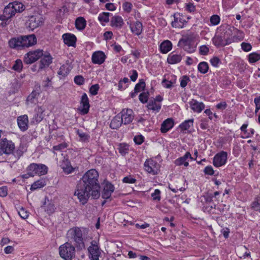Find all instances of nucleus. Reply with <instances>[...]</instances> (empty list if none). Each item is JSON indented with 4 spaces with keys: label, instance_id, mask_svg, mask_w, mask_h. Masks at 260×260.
<instances>
[{
    "label": "nucleus",
    "instance_id": "37",
    "mask_svg": "<svg viewBox=\"0 0 260 260\" xmlns=\"http://www.w3.org/2000/svg\"><path fill=\"white\" fill-rule=\"evenodd\" d=\"M219 31H222L219 32L220 34H222L223 37H224L225 42H230V37L232 35V30H231L230 28L226 27L225 29L220 28Z\"/></svg>",
    "mask_w": 260,
    "mask_h": 260
},
{
    "label": "nucleus",
    "instance_id": "41",
    "mask_svg": "<svg viewBox=\"0 0 260 260\" xmlns=\"http://www.w3.org/2000/svg\"><path fill=\"white\" fill-rule=\"evenodd\" d=\"M193 119H191L187 120H185L184 122L182 123L179 127L182 130L185 131L187 130L190 127L193 125Z\"/></svg>",
    "mask_w": 260,
    "mask_h": 260
},
{
    "label": "nucleus",
    "instance_id": "64",
    "mask_svg": "<svg viewBox=\"0 0 260 260\" xmlns=\"http://www.w3.org/2000/svg\"><path fill=\"white\" fill-rule=\"evenodd\" d=\"M18 213L20 217L23 219H26L28 216V212L26 211H25L23 208L21 209L18 212Z\"/></svg>",
    "mask_w": 260,
    "mask_h": 260
},
{
    "label": "nucleus",
    "instance_id": "31",
    "mask_svg": "<svg viewBox=\"0 0 260 260\" xmlns=\"http://www.w3.org/2000/svg\"><path fill=\"white\" fill-rule=\"evenodd\" d=\"M4 13L5 15H7L8 17L10 18L15 15L16 12L14 11V9H13V3H9V5L5 8Z\"/></svg>",
    "mask_w": 260,
    "mask_h": 260
},
{
    "label": "nucleus",
    "instance_id": "30",
    "mask_svg": "<svg viewBox=\"0 0 260 260\" xmlns=\"http://www.w3.org/2000/svg\"><path fill=\"white\" fill-rule=\"evenodd\" d=\"M86 25V21L82 17H78L75 21V26L77 29L79 30H83Z\"/></svg>",
    "mask_w": 260,
    "mask_h": 260
},
{
    "label": "nucleus",
    "instance_id": "58",
    "mask_svg": "<svg viewBox=\"0 0 260 260\" xmlns=\"http://www.w3.org/2000/svg\"><path fill=\"white\" fill-rule=\"evenodd\" d=\"M67 147L66 143H61L57 145L54 146L53 149L55 151H61L62 149Z\"/></svg>",
    "mask_w": 260,
    "mask_h": 260
},
{
    "label": "nucleus",
    "instance_id": "46",
    "mask_svg": "<svg viewBox=\"0 0 260 260\" xmlns=\"http://www.w3.org/2000/svg\"><path fill=\"white\" fill-rule=\"evenodd\" d=\"M145 86V83L143 79L140 80L139 82L137 83L135 87L134 90L136 92H140L143 90Z\"/></svg>",
    "mask_w": 260,
    "mask_h": 260
},
{
    "label": "nucleus",
    "instance_id": "52",
    "mask_svg": "<svg viewBox=\"0 0 260 260\" xmlns=\"http://www.w3.org/2000/svg\"><path fill=\"white\" fill-rule=\"evenodd\" d=\"M241 46L242 49L245 52H249L252 49V46L248 43L242 42Z\"/></svg>",
    "mask_w": 260,
    "mask_h": 260
},
{
    "label": "nucleus",
    "instance_id": "15",
    "mask_svg": "<svg viewBox=\"0 0 260 260\" xmlns=\"http://www.w3.org/2000/svg\"><path fill=\"white\" fill-rule=\"evenodd\" d=\"M52 62V57L49 53H43V56L39 63V70L48 67Z\"/></svg>",
    "mask_w": 260,
    "mask_h": 260
},
{
    "label": "nucleus",
    "instance_id": "29",
    "mask_svg": "<svg viewBox=\"0 0 260 260\" xmlns=\"http://www.w3.org/2000/svg\"><path fill=\"white\" fill-rule=\"evenodd\" d=\"M172 44L169 40L164 41L160 45V50L162 53H167L172 49Z\"/></svg>",
    "mask_w": 260,
    "mask_h": 260
},
{
    "label": "nucleus",
    "instance_id": "36",
    "mask_svg": "<svg viewBox=\"0 0 260 260\" xmlns=\"http://www.w3.org/2000/svg\"><path fill=\"white\" fill-rule=\"evenodd\" d=\"M117 149L121 155L124 156L128 153L129 145L125 143H119L118 145Z\"/></svg>",
    "mask_w": 260,
    "mask_h": 260
},
{
    "label": "nucleus",
    "instance_id": "19",
    "mask_svg": "<svg viewBox=\"0 0 260 260\" xmlns=\"http://www.w3.org/2000/svg\"><path fill=\"white\" fill-rule=\"evenodd\" d=\"M62 37L65 44L67 45L68 46H75L77 38L74 35L70 33H66L63 34Z\"/></svg>",
    "mask_w": 260,
    "mask_h": 260
},
{
    "label": "nucleus",
    "instance_id": "8",
    "mask_svg": "<svg viewBox=\"0 0 260 260\" xmlns=\"http://www.w3.org/2000/svg\"><path fill=\"white\" fill-rule=\"evenodd\" d=\"M98 242L92 241L91 245L88 248L89 257L91 260H98L101 254V250L98 245Z\"/></svg>",
    "mask_w": 260,
    "mask_h": 260
},
{
    "label": "nucleus",
    "instance_id": "7",
    "mask_svg": "<svg viewBox=\"0 0 260 260\" xmlns=\"http://www.w3.org/2000/svg\"><path fill=\"white\" fill-rule=\"evenodd\" d=\"M15 149V145L11 141L6 139H2L0 141V155L5 153L11 154L13 153Z\"/></svg>",
    "mask_w": 260,
    "mask_h": 260
},
{
    "label": "nucleus",
    "instance_id": "50",
    "mask_svg": "<svg viewBox=\"0 0 260 260\" xmlns=\"http://www.w3.org/2000/svg\"><path fill=\"white\" fill-rule=\"evenodd\" d=\"M13 5V9L16 12H21L24 10L23 5L21 3H12Z\"/></svg>",
    "mask_w": 260,
    "mask_h": 260
},
{
    "label": "nucleus",
    "instance_id": "4",
    "mask_svg": "<svg viewBox=\"0 0 260 260\" xmlns=\"http://www.w3.org/2000/svg\"><path fill=\"white\" fill-rule=\"evenodd\" d=\"M76 246L70 243L66 242L59 247V253L61 258L64 260H72L75 257Z\"/></svg>",
    "mask_w": 260,
    "mask_h": 260
},
{
    "label": "nucleus",
    "instance_id": "44",
    "mask_svg": "<svg viewBox=\"0 0 260 260\" xmlns=\"http://www.w3.org/2000/svg\"><path fill=\"white\" fill-rule=\"evenodd\" d=\"M251 208L256 211H260V199L256 198L251 204Z\"/></svg>",
    "mask_w": 260,
    "mask_h": 260
},
{
    "label": "nucleus",
    "instance_id": "20",
    "mask_svg": "<svg viewBox=\"0 0 260 260\" xmlns=\"http://www.w3.org/2000/svg\"><path fill=\"white\" fill-rule=\"evenodd\" d=\"M105 58L106 55L101 51L94 52L92 55V61L94 64H101L105 61Z\"/></svg>",
    "mask_w": 260,
    "mask_h": 260
},
{
    "label": "nucleus",
    "instance_id": "43",
    "mask_svg": "<svg viewBox=\"0 0 260 260\" xmlns=\"http://www.w3.org/2000/svg\"><path fill=\"white\" fill-rule=\"evenodd\" d=\"M110 13L103 12L99 15L98 19L101 22L107 23L109 21Z\"/></svg>",
    "mask_w": 260,
    "mask_h": 260
},
{
    "label": "nucleus",
    "instance_id": "54",
    "mask_svg": "<svg viewBox=\"0 0 260 260\" xmlns=\"http://www.w3.org/2000/svg\"><path fill=\"white\" fill-rule=\"evenodd\" d=\"M203 197L207 203H210L213 201V194L212 193L207 192L203 196Z\"/></svg>",
    "mask_w": 260,
    "mask_h": 260
},
{
    "label": "nucleus",
    "instance_id": "32",
    "mask_svg": "<svg viewBox=\"0 0 260 260\" xmlns=\"http://www.w3.org/2000/svg\"><path fill=\"white\" fill-rule=\"evenodd\" d=\"M62 169H63L64 172L68 174L73 172L75 169L71 166L70 162L68 159L63 160V164L62 165Z\"/></svg>",
    "mask_w": 260,
    "mask_h": 260
},
{
    "label": "nucleus",
    "instance_id": "42",
    "mask_svg": "<svg viewBox=\"0 0 260 260\" xmlns=\"http://www.w3.org/2000/svg\"><path fill=\"white\" fill-rule=\"evenodd\" d=\"M70 69L67 64H63L59 69L58 74L64 77L67 76L70 72Z\"/></svg>",
    "mask_w": 260,
    "mask_h": 260
},
{
    "label": "nucleus",
    "instance_id": "24",
    "mask_svg": "<svg viewBox=\"0 0 260 260\" xmlns=\"http://www.w3.org/2000/svg\"><path fill=\"white\" fill-rule=\"evenodd\" d=\"M182 56L175 52L171 53L167 58V62L169 64H175L179 62L182 59Z\"/></svg>",
    "mask_w": 260,
    "mask_h": 260
},
{
    "label": "nucleus",
    "instance_id": "16",
    "mask_svg": "<svg viewBox=\"0 0 260 260\" xmlns=\"http://www.w3.org/2000/svg\"><path fill=\"white\" fill-rule=\"evenodd\" d=\"M212 41L214 45L217 47L225 46L230 43V42H225V38L219 31L217 32L212 39Z\"/></svg>",
    "mask_w": 260,
    "mask_h": 260
},
{
    "label": "nucleus",
    "instance_id": "49",
    "mask_svg": "<svg viewBox=\"0 0 260 260\" xmlns=\"http://www.w3.org/2000/svg\"><path fill=\"white\" fill-rule=\"evenodd\" d=\"M75 83L78 85H82L84 83L85 79L81 75H77L74 77Z\"/></svg>",
    "mask_w": 260,
    "mask_h": 260
},
{
    "label": "nucleus",
    "instance_id": "17",
    "mask_svg": "<svg viewBox=\"0 0 260 260\" xmlns=\"http://www.w3.org/2000/svg\"><path fill=\"white\" fill-rule=\"evenodd\" d=\"M127 24L129 25L131 31L133 34H135L137 36H139L142 34L143 31V24L140 21H136L129 23L128 22Z\"/></svg>",
    "mask_w": 260,
    "mask_h": 260
},
{
    "label": "nucleus",
    "instance_id": "45",
    "mask_svg": "<svg viewBox=\"0 0 260 260\" xmlns=\"http://www.w3.org/2000/svg\"><path fill=\"white\" fill-rule=\"evenodd\" d=\"M39 93L35 90L32 91V92L28 96L26 102L30 103H34L35 100L37 98V97L39 95Z\"/></svg>",
    "mask_w": 260,
    "mask_h": 260
},
{
    "label": "nucleus",
    "instance_id": "60",
    "mask_svg": "<svg viewBox=\"0 0 260 260\" xmlns=\"http://www.w3.org/2000/svg\"><path fill=\"white\" fill-rule=\"evenodd\" d=\"M134 141L136 144L140 145L144 142V137L142 135L136 136L134 137Z\"/></svg>",
    "mask_w": 260,
    "mask_h": 260
},
{
    "label": "nucleus",
    "instance_id": "47",
    "mask_svg": "<svg viewBox=\"0 0 260 260\" xmlns=\"http://www.w3.org/2000/svg\"><path fill=\"white\" fill-rule=\"evenodd\" d=\"M149 93L148 92H143L139 95V100L142 103H146L148 100Z\"/></svg>",
    "mask_w": 260,
    "mask_h": 260
},
{
    "label": "nucleus",
    "instance_id": "57",
    "mask_svg": "<svg viewBox=\"0 0 260 260\" xmlns=\"http://www.w3.org/2000/svg\"><path fill=\"white\" fill-rule=\"evenodd\" d=\"M55 207L54 204L53 203H49L46 206V210L49 214L53 213L55 210Z\"/></svg>",
    "mask_w": 260,
    "mask_h": 260
},
{
    "label": "nucleus",
    "instance_id": "1",
    "mask_svg": "<svg viewBox=\"0 0 260 260\" xmlns=\"http://www.w3.org/2000/svg\"><path fill=\"white\" fill-rule=\"evenodd\" d=\"M99 173L95 169L88 171L79 181L74 194L82 204L87 202L90 196L97 199L100 196Z\"/></svg>",
    "mask_w": 260,
    "mask_h": 260
},
{
    "label": "nucleus",
    "instance_id": "2",
    "mask_svg": "<svg viewBox=\"0 0 260 260\" xmlns=\"http://www.w3.org/2000/svg\"><path fill=\"white\" fill-rule=\"evenodd\" d=\"M37 43V38L35 35L21 36L11 39L9 41V46L13 49L21 50L26 47L34 45Z\"/></svg>",
    "mask_w": 260,
    "mask_h": 260
},
{
    "label": "nucleus",
    "instance_id": "23",
    "mask_svg": "<svg viewBox=\"0 0 260 260\" xmlns=\"http://www.w3.org/2000/svg\"><path fill=\"white\" fill-rule=\"evenodd\" d=\"M174 126V121L172 118L165 120L161 125L160 131L162 133H166Z\"/></svg>",
    "mask_w": 260,
    "mask_h": 260
},
{
    "label": "nucleus",
    "instance_id": "51",
    "mask_svg": "<svg viewBox=\"0 0 260 260\" xmlns=\"http://www.w3.org/2000/svg\"><path fill=\"white\" fill-rule=\"evenodd\" d=\"M151 197L153 200L159 201L160 200V191L158 189H155L154 192L151 194Z\"/></svg>",
    "mask_w": 260,
    "mask_h": 260
},
{
    "label": "nucleus",
    "instance_id": "5",
    "mask_svg": "<svg viewBox=\"0 0 260 260\" xmlns=\"http://www.w3.org/2000/svg\"><path fill=\"white\" fill-rule=\"evenodd\" d=\"M27 171L30 177H34L36 175L41 176L47 174L48 168L42 164L32 163L28 166Z\"/></svg>",
    "mask_w": 260,
    "mask_h": 260
},
{
    "label": "nucleus",
    "instance_id": "14",
    "mask_svg": "<svg viewBox=\"0 0 260 260\" xmlns=\"http://www.w3.org/2000/svg\"><path fill=\"white\" fill-rule=\"evenodd\" d=\"M114 186L113 184L108 181H105L103 187V190L102 192V197L104 199H109L111 196V194L114 190Z\"/></svg>",
    "mask_w": 260,
    "mask_h": 260
},
{
    "label": "nucleus",
    "instance_id": "53",
    "mask_svg": "<svg viewBox=\"0 0 260 260\" xmlns=\"http://www.w3.org/2000/svg\"><path fill=\"white\" fill-rule=\"evenodd\" d=\"M99 88V85L98 84L92 85L89 89V92L91 93V94L93 95H95L98 94Z\"/></svg>",
    "mask_w": 260,
    "mask_h": 260
},
{
    "label": "nucleus",
    "instance_id": "22",
    "mask_svg": "<svg viewBox=\"0 0 260 260\" xmlns=\"http://www.w3.org/2000/svg\"><path fill=\"white\" fill-rule=\"evenodd\" d=\"M189 104L191 109L196 112L200 113L205 108V105L203 103L198 102L194 99H192Z\"/></svg>",
    "mask_w": 260,
    "mask_h": 260
},
{
    "label": "nucleus",
    "instance_id": "35",
    "mask_svg": "<svg viewBox=\"0 0 260 260\" xmlns=\"http://www.w3.org/2000/svg\"><path fill=\"white\" fill-rule=\"evenodd\" d=\"M76 133L80 138V141L84 142H88L89 141L90 137L86 133H84L80 129L76 130Z\"/></svg>",
    "mask_w": 260,
    "mask_h": 260
},
{
    "label": "nucleus",
    "instance_id": "39",
    "mask_svg": "<svg viewBox=\"0 0 260 260\" xmlns=\"http://www.w3.org/2000/svg\"><path fill=\"white\" fill-rule=\"evenodd\" d=\"M248 61L251 63H255L260 60V54L256 52H253L249 54L248 56Z\"/></svg>",
    "mask_w": 260,
    "mask_h": 260
},
{
    "label": "nucleus",
    "instance_id": "28",
    "mask_svg": "<svg viewBox=\"0 0 260 260\" xmlns=\"http://www.w3.org/2000/svg\"><path fill=\"white\" fill-rule=\"evenodd\" d=\"M111 24L113 27L121 28L123 25V21L121 17L119 16H115L113 17L111 20Z\"/></svg>",
    "mask_w": 260,
    "mask_h": 260
},
{
    "label": "nucleus",
    "instance_id": "6",
    "mask_svg": "<svg viewBox=\"0 0 260 260\" xmlns=\"http://www.w3.org/2000/svg\"><path fill=\"white\" fill-rule=\"evenodd\" d=\"M43 56V51L38 49L31 51L26 53L24 57V62L26 64H31Z\"/></svg>",
    "mask_w": 260,
    "mask_h": 260
},
{
    "label": "nucleus",
    "instance_id": "61",
    "mask_svg": "<svg viewBox=\"0 0 260 260\" xmlns=\"http://www.w3.org/2000/svg\"><path fill=\"white\" fill-rule=\"evenodd\" d=\"M136 181V180L131 176L125 177L123 179V182L126 183H134Z\"/></svg>",
    "mask_w": 260,
    "mask_h": 260
},
{
    "label": "nucleus",
    "instance_id": "3",
    "mask_svg": "<svg viewBox=\"0 0 260 260\" xmlns=\"http://www.w3.org/2000/svg\"><path fill=\"white\" fill-rule=\"evenodd\" d=\"M68 242L72 244L74 243L78 250L85 248V244L83 241V233L80 228L75 227L70 229L67 234Z\"/></svg>",
    "mask_w": 260,
    "mask_h": 260
},
{
    "label": "nucleus",
    "instance_id": "63",
    "mask_svg": "<svg viewBox=\"0 0 260 260\" xmlns=\"http://www.w3.org/2000/svg\"><path fill=\"white\" fill-rule=\"evenodd\" d=\"M204 173L207 175H213L214 171L211 166H207L204 169Z\"/></svg>",
    "mask_w": 260,
    "mask_h": 260
},
{
    "label": "nucleus",
    "instance_id": "10",
    "mask_svg": "<svg viewBox=\"0 0 260 260\" xmlns=\"http://www.w3.org/2000/svg\"><path fill=\"white\" fill-rule=\"evenodd\" d=\"M178 46L182 48L185 51L191 53L195 51L196 46L189 39H182L178 42Z\"/></svg>",
    "mask_w": 260,
    "mask_h": 260
},
{
    "label": "nucleus",
    "instance_id": "33",
    "mask_svg": "<svg viewBox=\"0 0 260 260\" xmlns=\"http://www.w3.org/2000/svg\"><path fill=\"white\" fill-rule=\"evenodd\" d=\"M46 185V181L45 179H41L35 182L31 186V190H35L43 187Z\"/></svg>",
    "mask_w": 260,
    "mask_h": 260
},
{
    "label": "nucleus",
    "instance_id": "12",
    "mask_svg": "<svg viewBox=\"0 0 260 260\" xmlns=\"http://www.w3.org/2000/svg\"><path fill=\"white\" fill-rule=\"evenodd\" d=\"M228 154L226 152L221 151L216 154L213 159V165L215 167H219L224 165L227 160Z\"/></svg>",
    "mask_w": 260,
    "mask_h": 260
},
{
    "label": "nucleus",
    "instance_id": "56",
    "mask_svg": "<svg viewBox=\"0 0 260 260\" xmlns=\"http://www.w3.org/2000/svg\"><path fill=\"white\" fill-rule=\"evenodd\" d=\"M211 64L214 67H218L219 63H221L220 59L217 57H214L210 60Z\"/></svg>",
    "mask_w": 260,
    "mask_h": 260
},
{
    "label": "nucleus",
    "instance_id": "40",
    "mask_svg": "<svg viewBox=\"0 0 260 260\" xmlns=\"http://www.w3.org/2000/svg\"><path fill=\"white\" fill-rule=\"evenodd\" d=\"M23 69V63L21 59H17L15 61L12 68V69L20 73L22 71Z\"/></svg>",
    "mask_w": 260,
    "mask_h": 260
},
{
    "label": "nucleus",
    "instance_id": "48",
    "mask_svg": "<svg viewBox=\"0 0 260 260\" xmlns=\"http://www.w3.org/2000/svg\"><path fill=\"white\" fill-rule=\"evenodd\" d=\"M190 81V79L188 76L187 75L183 76L180 80V86L182 88H184Z\"/></svg>",
    "mask_w": 260,
    "mask_h": 260
},
{
    "label": "nucleus",
    "instance_id": "38",
    "mask_svg": "<svg viewBox=\"0 0 260 260\" xmlns=\"http://www.w3.org/2000/svg\"><path fill=\"white\" fill-rule=\"evenodd\" d=\"M198 70L202 74L207 73L209 70L208 63L205 61L201 62L198 66Z\"/></svg>",
    "mask_w": 260,
    "mask_h": 260
},
{
    "label": "nucleus",
    "instance_id": "11",
    "mask_svg": "<svg viewBox=\"0 0 260 260\" xmlns=\"http://www.w3.org/2000/svg\"><path fill=\"white\" fill-rule=\"evenodd\" d=\"M119 114L124 124H129L134 118L133 111L130 109H123Z\"/></svg>",
    "mask_w": 260,
    "mask_h": 260
},
{
    "label": "nucleus",
    "instance_id": "62",
    "mask_svg": "<svg viewBox=\"0 0 260 260\" xmlns=\"http://www.w3.org/2000/svg\"><path fill=\"white\" fill-rule=\"evenodd\" d=\"M132 8V5L128 2H125L123 5V8L124 10L127 12H129Z\"/></svg>",
    "mask_w": 260,
    "mask_h": 260
},
{
    "label": "nucleus",
    "instance_id": "9",
    "mask_svg": "<svg viewBox=\"0 0 260 260\" xmlns=\"http://www.w3.org/2000/svg\"><path fill=\"white\" fill-rule=\"evenodd\" d=\"M145 170L149 173L153 175L157 174L160 165L156 161L152 159H147L145 161L144 165Z\"/></svg>",
    "mask_w": 260,
    "mask_h": 260
},
{
    "label": "nucleus",
    "instance_id": "13",
    "mask_svg": "<svg viewBox=\"0 0 260 260\" xmlns=\"http://www.w3.org/2000/svg\"><path fill=\"white\" fill-rule=\"evenodd\" d=\"M43 23L42 18L39 16H31L26 22V26L31 30H34Z\"/></svg>",
    "mask_w": 260,
    "mask_h": 260
},
{
    "label": "nucleus",
    "instance_id": "18",
    "mask_svg": "<svg viewBox=\"0 0 260 260\" xmlns=\"http://www.w3.org/2000/svg\"><path fill=\"white\" fill-rule=\"evenodd\" d=\"M90 107L89 100L86 93H84L81 99V107L80 110L83 114H87Z\"/></svg>",
    "mask_w": 260,
    "mask_h": 260
},
{
    "label": "nucleus",
    "instance_id": "55",
    "mask_svg": "<svg viewBox=\"0 0 260 260\" xmlns=\"http://www.w3.org/2000/svg\"><path fill=\"white\" fill-rule=\"evenodd\" d=\"M220 17L217 15H213L210 18V22L213 25H217L220 22Z\"/></svg>",
    "mask_w": 260,
    "mask_h": 260
},
{
    "label": "nucleus",
    "instance_id": "59",
    "mask_svg": "<svg viewBox=\"0 0 260 260\" xmlns=\"http://www.w3.org/2000/svg\"><path fill=\"white\" fill-rule=\"evenodd\" d=\"M209 51V49L206 45H203L200 47V53L201 55H207Z\"/></svg>",
    "mask_w": 260,
    "mask_h": 260
},
{
    "label": "nucleus",
    "instance_id": "27",
    "mask_svg": "<svg viewBox=\"0 0 260 260\" xmlns=\"http://www.w3.org/2000/svg\"><path fill=\"white\" fill-rule=\"evenodd\" d=\"M123 124L120 114L116 115L111 120L110 126L112 129H117Z\"/></svg>",
    "mask_w": 260,
    "mask_h": 260
},
{
    "label": "nucleus",
    "instance_id": "21",
    "mask_svg": "<svg viewBox=\"0 0 260 260\" xmlns=\"http://www.w3.org/2000/svg\"><path fill=\"white\" fill-rule=\"evenodd\" d=\"M18 125L21 131L24 132L28 128V119L26 115L20 116L17 118Z\"/></svg>",
    "mask_w": 260,
    "mask_h": 260
},
{
    "label": "nucleus",
    "instance_id": "25",
    "mask_svg": "<svg viewBox=\"0 0 260 260\" xmlns=\"http://www.w3.org/2000/svg\"><path fill=\"white\" fill-rule=\"evenodd\" d=\"M188 158H190L191 159H193L190 152H186L183 156L180 157L177 159L175 161V164L177 166H181L183 165L184 166L187 167L188 166V162L186 160Z\"/></svg>",
    "mask_w": 260,
    "mask_h": 260
},
{
    "label": "nucleus",
    "instance_id": "34",
    "mask_svg": "<svg viewBox=\"0 0 260 260\" xmlns=\"http://www.w3.org/2000/svg\"><path fill=\"white\" fill-rule=\"evenodd\" d=\"M148 109L158 112L161 108V104L156 103L154 100H150L147 105Z\"/></svg>",
    "mask_w": 260,
    "mask_h": 260
},
{
    "label": "nucleus",
    "instance_id": "26",
    "mask_svg": "<svg viewBox=\"0 0 260 260\" xmlns=\"http://www.w3.org/2000/svg\"><path fill=\"white\" fill-rule=\"evenodd\" d=\"M44 110L41 107H38L36 109V114L32 118L34 123H38L40 122L44 118L43 112Z\"/></svg>",
    "mask_w": 260,
    "mask_h": 260
}]
</instances>
